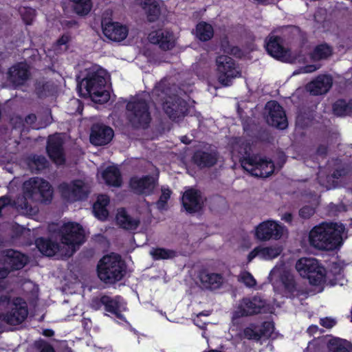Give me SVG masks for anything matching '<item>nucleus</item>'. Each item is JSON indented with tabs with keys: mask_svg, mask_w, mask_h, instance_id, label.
Wrapping results in <instances>:
<instances>
[{
	"mask_svg": "<svg viewBox=\"0 0 352 352\" xmlns=\"http://www.w3.org/2000/svg\"><path fill=\"white\" fill-rule=\"evenodd\" d=\"M342 223H322L309 230V246L323 251L339 250L343 244Z\"/></svg>",
	"mask_w": 352,
	"mask_h": 352,
	"instance_id": "obj_1",
	"label": "nucleus"
},
{
	"mask_svg": "<svg viewBox=\"0 0 352 352\" xmlns=\"http://www.w3.org/2000/svg\"><path fill=\"white\" fill-rule=\"evenodd\" d=\"M244 152L239 158L241 167L252 176L267 178L271 176L275 170L274 162L265 156L251 153V146L246 144Z\"/></svg>",
	"mask_w": 352,
	"mask_h": 352,
	"instance_id": "obj_2",
	"label": "nucleus"
},
{
	"mask_svg": "<svg viewBox=\"0 0 352 352\" xmlns=\"http://www.w3.org/2000/svg\"><path fill=\"white\" fill-rule=\"evenodd\" d=\"M98 278L104 283L114 284L126 274V264L119 254L104 256L97 265Z\"/></svg>",
	"mask_w": 352,
	"mask_h": 352,
	"instance_id": "obj_3",
	"label": "nucleus"
},
{
	"mask_svg": "<svg viewBox=\"0 0 352 352\" xmlns=\"http://www.w3.org/2000/svg\"><path fill=\"white\" fill-rule=\"evenodd\" d=\"M84 85L87 94L96 103L104 104L110 98L108 91L105 89L106 80L102 69H89L87 70L85 77L78 87Z\"/></svg>",
	"mask_w": 352,
	"mask_h": 352,
	"instance_id": "obj_4",
	"label": "nucleus"
},
{
	"mask_svg": "<svg viewBox=\"0 0 352 352\" xmlns=\"http://www.w3.org/2000/svg\"><path fill=\"white\" fill-rule=\"evenodd\" d=\"M127 120L134 129H147L152 118L150 107L146 100L142 98H133L126 105Z\"/></svg>",
	"mask_w": 352,
	"mask_h": 352,
	"instance_id": "obj_5",
	"label": "nucleus"
},
{
	"mask_svg": "<svg viewBox=\"0 0 352 352\" xmlns=\"http://www.w3.org/2000/svg\"><path fill=\"white\" fill-rule=\"evenodd\" d=\"M25 199L50 203L53 197V188L47 180L34 177L25 181L23 184Z\"/></svg>",
	"mask_w": 352,
	"mask_h": 352,
	"instance_id": "obj_6",
	"label": "nucleus"
},
{
	"mask_svg": "<svg viewBox=\"0 0 352 352\" xmlns=\"http://www.w3.org/2000/svg\"><path fill=\"white\" fill-rule=\"evenodd\" d=\"M292 102L297 108L295 130L303 135L305 133L300 131L308 128V83L296 89L292 96Z\"/></svg>",
	"mask_w": 352,
	"mask_h": 352,
	"instance_id": "obj_7",
	"label": "nucleus"
},
{
	"mask_svg": "<svg viewBox=\"0 0 352 352\" xmlns=\"http://www.w3.org/2000/svg\"><path fill=\"white\" fill-rule=\"evenodd\" d=\"M218 81L224 87L232 85V80L241 76L236 61L229 56L219 55L216 58Z\"/></svg>",
	"mask_w": 352,
	"mask_h": 352,
	"instance_id": "obj_8",
	"label": "nucleus"
},
{
	"mask_svg": "<svg viewBox=\"0 0 352 352\" xmlns=\"http://www.w3.org/2000/svg\"><path fill=\"white\" fill-rule=\"evenodd\" d=\"M270 305L261 295L256 294L251 297H244L240 301L237 309L234 312L236 318L247 317L262 313H267Z\"/></svg>",
	"mask_w": 352,
	"mask_h": 352,
	"instance_id": "obj_9",
	"label": "nucleus"
},
{
	"mask_svg": "<svg viewBox=\"0 0 352 352\" xmlns=\"http://www.w3.org/2000/svg\"><path fill=\"white\" fill-rule=\"evenodd\" d=\"M58 188L62 198L69 202L85 200L89 194L85 182L79 179H74L69 183L62 182Z\"/></svg>",
	"mask_w": 352,
	"mask_h": 352,
	"instance_id": "obj_10",
	"label": "nucleus"
},
{
	"mask_svg": "<svg viewBox=\"0 0 352 352\" xmlns=\"http://www.w3.org/2000/svg\"><path fill=\"white\" fill-rule=\"evenodd\" d=\"M61 243L75 248L85 241V235L82 226L76 222L64 223L58 232Z\"/></svg>",
	"mask_w": 352,
	"mask_h": 352,
	"instance_id": "obj_11",
	"label": "nucleus"
},
{
	"mask_svg": "<svg viewBox=\"0 0 352 352\" xmlns=\"http://www.w3.org/2000/svg\"><path fill=\"white\" fill-rule=\"evenodd\" d=\"M280 281L285 292L289 294L292 298H297L301 305L307 304L308 298V287L307 285H299L294 276L288 271H284L280 275Z\"/></svg>",
	"mask_w": 352,
	"mask_h": 352,
	"instance_id": "obj_12",
	"label": "nucleus"
},
{
	"mask_svg": "<svg viewBox=\"0 0 352 352\" xmlns=\"http://www.w3.org/2000/svg\"><path fill=\"white\" fill-rule=\"evenodd\" d=\"M285 45L275 30L271 32L265 38L264 47L267 54L278 60L284 61L289 56L290 50Z\"/></svg>",
	"mask_w": 352,
	"mask_h": 352,
	"instance_id": "obj_13",
	"label": "nucleus"
},
{
	"mask_svg": "<svg viewBox=\"0 0 352 352\" xmlns=\"http://www.w3.org/2000/svg\"><path fill=\"white\" fill-rule=\"evenodd\" d=\"M285 226L274 220H266L259 223L256 228L255 236L261 241L270 239L278 240L283 234Z\"/></svg>",
	"mask_w": 352,
	"mask_h": 352,
	"instance_id": "obj_14",
	"label": "nucleus"
},
{
	"mask_svg": "<svg viewBox=\"0 0 352 352\" xmlns=\"http://www.w3.org/2000/svg\"><path fill=\"white\" fill-rule=\"evenodd\" d=\"M206 201L200 190L190 188L185 190L182 198V204L186 211L193 214L201 211Z\"/></svg>",
	"mask_w": 352,
	"mask_h": 352,
	"instance_id": "obj_15",
	"label": "nucleus"
},
{
	"mask_svg": "<svg viewBox=\"0 0 352 352\" xmlns=\"http://www.w3.org/2000/svg\"><path fill=\"white\" fill-rule=\"evenodd\" d=\"M265 108L268 110L267 122L276 129L283 130L288 126L285 111L283 107L276 100L267 102Z\"/></svg>",
	"mask_w": 352,
	"mask_h": 352,
	"instance_id": "obj_16",
	"label": "nucleus"
},
{
	"mask_svg": "<svg viewBox=\"0 0 352 352\" xmlns=\"http://www.w3.org/2000/svg\"><path fill=\"white\" fill-rule=\"evenodd\" d=\"M31 77L30 67L25 62H19L8 69V80L14 88L23 86Z\"/></svg>",
	"mask_w": 352,
	"mask_h": 352,
	"instance_id": "obj_17",
	"label": "nucleus"
},
{
	"mask_svg": "<svg viewBox=\"0 0 352 352\" xmlns=\"http://www.w3.org/2000/svg\"><path fill=\"white\" fill-rule=\"evenodd\" d=\"M26 302L21 298H16L12 302L11 310L3 315V320L10 325L21 324L28 316Z\"/></svg>",
	"mask_w": 352,
	"mask_h": 352,
	"instance_id": "obj_18",
	"label": "nucleus"
},
{
	"mask_svg": "<svg viewBox=\"0 0 352 352\" xmlns=\"http://www.w3.org/2000/svg\"><path fill=\"white\" fill-rule=\"evenodd\" d=\"M156 180L151 175L131 177L129 179V187L133 192L139 195L149 196L154 192Z\"/></svg>",
	"mask_w": 352,
	"mask_h": 352,
	"instance_id": "obj_19",
	"label": "nucleus"
},
{
	"mask_svg": "<svg viewBox=\"0 0 352 352\" xmlns=\"http://www.w3.org/2000/svg\"><path fill=\"white\" fill-rule=\"evenodd\" d=\"M114 135L113 130L103 124H94L91 128L90 142L95 146H104L109 144Z\"/></svg>",
	"mask_w": 352,
	"mask_h": 352,
	"instance_id": "obj_20",
	"label": "nucleus"
},
{
	"mask_svg": "<svg viewBox=\"0 0 352 352\" xmlns=\"http://www.w3.org/2000/svg\"><path fill=\"white\" fill-rule=\"evenodd\" d=\"M46 152L50 159L57 165H63L66 159L63 148V142L58 137H50L46 146Z\"/></svg>",
	"mask_w": 352,
	"mask_h": 352,
	"instance_id": "obj_21",
	"label": "nucleus"
},
{
	"mask_svg": "<svg viewBox=\"0 0 352 352\" xmlns=\"http://www.w3.org/2000/svg\"><path fill=\"white\" fill-rule=\"evenodd\" d=\"M102 29L104 35L113 41L124 40L128 35V29L118 22L104 19L102 21Z\"/></svg>",
	"mask_w": 352,
	"mask_h": 352,
	"instance_id": "obj_22",
	"label": "nucleus"
},
{
	"mask_svg": "<svg viewBox=\"0 0 352 352\" xmlns=\"http://www.w3.org/2000/svg\"><path fill=\"white\" fill-rule=\"evenodd\" d=\"M104 309L105 311L113 315L116 318L125 322L126 318L122 312L128 310L126 302L120 296L112 298L106 295Z\"/></svg>",
	"mask_w": 352,
	"mask_h": 352,
	"instance_id": "obj_23",
	"label": "nucleus"
},
{
	"mask_svg": "<svg viewBox=\"0 0 352 352\" xmlns=\"http://www.w3.org/2000/svg\"><path fill=\"white\" fill-rule=\"evenodd\" d=\"M151 43L159 45L162 50L167 51L175 46L173 32L167 30H157L151 32L148 36Z\"/></svg>",
	"mask_w": 352,
	"mask_h": 352,
	"instance_id": "obj_24",
	"label": "nucleus"
},
{
	"mask_svg": "<svg viewBox=\"0 0 352 352\" xmlns=\"http://www.w3.org/2000/svg\"><path fill=\"white\" fill-rule=\"evenodd\" d=\"M333 85L330 74H320L309 82V94L319 96L327 94Z\"/></svg>",
	"mask_w": 352,
	"mask_h": 352,
	"instance_id": "obj_25",
	"label": "nucleus"
},
{
	"mask_svg": "<svg viewBox=\"0 0 352 352\" xmlns=\"http://www.w3.org/2000/svg\"><path fill=\"white\" fill-rule=\"evenodd\" d=\"M218 157V153L216 151L207 152L203 150H197L192 156V160L199 168H205L216 165Z\"/></svg>",
	"mask_w": 352,
	"mask_h": 352,
	"instance_id": "obj_26",
	"label": "nucleus"
},
{
	"mask_svg": "<svg viewBox=\"0 0 352 352\" xmlns=\"http://www.w3.org/2000/svg\"><path fill=\"white\" fill-rule=\"evenodd\" d=\"M326 270L324 267L318 265V260L309 257V285L318 286L325 281Z\"/></svg>",
	"mask_w": 352,
	"mask_h": 352,
	"instance_id": "obj_27",
	"label": "nucleus"
},
{
	"mask_svg": "<svg viewBox=\"0 0 352 352\" xmlns=\"http://www.w3.org/2000/svg\"><path fill=\"white\" fill-rule=\"evenodd\" d=\"M138 4L144 10L148 22L157 21L161 15V7L157 0H137Z\"/></svg>",
	"mask_w": 352,
	"mask_h": 352,
	"instance_id": "obj_28",
	"label": "nucleus"
},
{
	"mask_svg": "<svg viewBox=\"0 0 352 352\" xmlns=\"http://www.w3.org/2000/svg\"><path fill=\"white\" fill-rule=\"evenodd\" d=\"M35 245L41 253L47 256H54L59 252L60 248L59 243L44 237H39L36 239L35 241Z\"/></svg>",
	"mask_w": 352,
	"mask_h": 352,
	"instance_id": "obj_29",
	"label": "nucleus"
},
{
	"mask_svg": "<svg viewBox=\"0 0 352 352\" xmlns=\"http://www.w3.org/2000/svg\"><path fill=\"white\" fill-rule=\"evenodd\" d=\"M102 177L109 186L120 187L122 177L120 169L114 166H107L102 173Z\"/></svg>",
	"mask_w": 352,
	"mask_h": 352,
	"instance_id": "obj_30",
	"label": "nucleus"
},
{
	"mask_svg": "<svg viewBox=\"0 0 352 352\" xmlns=\"http://www.w3.org/2000/svg\"><path fill=\"white\" fill-rule=\"evenodd\" d=\"M6 257V263L12 270H21L28 262V258L25 254L14 250H8Z\"/></svg>",
	"mask_w": 352,
	"mask_h": 352,
	"instance_id": "obj_31",
	"label": "nucleus"
},
{
	"mask_svg": "<svg viewBox=\"0 0 352 352\" xmlns=\"http://www.w3.org/2000/svg\"><path fill=\"white\" fill-rule=\"evenodd\" d=\"M116 219L119 226L124 230H133L140 225V221L132 218L124 208L118 209Z\"/></svg>",
	"mask_w": 352,
	"mask_h": 352,
	"instance_id": "obj_32",
	"label": "nucleus"
},
{
	"mask_svg": "<svg viewBox=\"0 0 352 352\" xmlns=\"http://www.w3.org/2000/svg\"><path fill=\"white\" fill-rule=\"evenodd\" d=\"M287 44L302 37L300 28L296 25L283 26L275 30Z\"/></svg>",
	"mask_w": 352,
	"mask_h": 352,
	"instance_id": "obj_33",
	"label": "nucleus"
},
{
	"mask_svg": "<svg viewBox=\"0 0 352 352\" xmlns=\"http://www.w3.org/2000/svg\"><path fill=\"white\" fill-rule=\"evenodd\" d=\"M27 164L32 173L38 174L49 166V162L43 155L32 154L27 158Z\"/></svg>",
	"mask_w": 352,
	"mask_h": 352,
	"instance_id": "obj_34",
	"label": "nucleus"
},
{
	"mask_svg": "<svg viewBox=\"0 0 352 352\" xmlns=\"http://www.w3.org/2000/svg\"><path fill=\"white\" fill-rule=\"evenodd\" d=\"M200 280L202 284L210 289L219 288L223 283V276L217 273L201 272L199 275Z\"/></svg>",
	"mask_w": 352,
	"mask_h": 352,
	"instance_id": "obj_35",
	"label": "nucleus"
},
{
	"mask_svg": "<svg viewBox=\"0 0 352 352\" xmlns=\"http://www.w3.org/2000/svg\"><path fill=\"white\" fill-rule=\"evenodd\" d=\"M327 346L328 352H352V343L339 338L330 339Z\"/></svg>",
	"mask_w": 352,
	"mask_h": 352,
	"instance_id": "obj_36",
	"label": "nucleus"
},
{
	"mask_svg": "<svg viewBox=\"0 0 352 352\" xmlns=\"http://www.w3.org/2000/svg\"><path fill=\"white\" fill-rule=\"evenodd\" d=\"M214 36V30L212 26L205 22L201 21L196 25V36L199 40L203 42L210 41Z\"/></svg>",
	"mask_w": 352,
	"mask_h": 352,
	"instance_id": "obj_37",
	"label": "nucleus"
},
{
	"mask_svg": "<svg viewBox=\"0 0 352 352\" xmlns=\"http://www.w3.org/2000/svg\"><path fill=\"white\" fill-rule=\"evenodd\" d=\"M333 54V48L327 43L318 45L311 53H309V58L314 60L327 59Z\"/></svg>",
	"mask_w": 352,
	"mask_h": 352,
	"instance_id": "obj_38",
	"label": "nucleus"
},
{
	"mask_svg": "<svg viewBox=\"0 0 352 352\" xmlns=\"http://www.w3.org/2000/svg\"><path fill=\"white\" fill-rule=\"evenodd\" d=\"M74 12L79 16L87 15L92 8L91 0H69Z\"/></svg>",
	"mask_w": 352,
	"mask_h": 352,
	"instance_id": "obj_39",
	"label": "nucleus"
},
{
	"mask_svg": "<svg viewBox=\"0 0 352 352\" xmlns=\"http://www.w3.org/2000/svg\"><path fill=\"white\" fill-rule=\"evenodd\" d=\"M150 254L155 261L171 259L177 256V252L175 250L164 248H153Z\"/></svg>",
	"mask_w": 352,
	"mask_h": 352,
	"instance_id": "obj_40",
	"label": "nucleus"
},
{
	"mask_svg": "<svg viewBox=\"0 0 352 352\" xmlns=\"http://www.w3.org/2000/svg\"><path fill=\"white\" fill-rule=\"evenodd\" d=\"M260 257L265 260H271L278 257L282 252V248L279 246H258Z\"/></svg>",
	"mask_w": 352,
	"mask_h": 352,
	"instance_id": "obj_41",
	"label": "nucleus"
},
{
	"mask_svg": "<svg viewBox=\"0 0 352 352\" xmlns=\"http://www.w3.org/2000/svg\"><path fill=\"white\" fill-rule=\"evenodd\" d=\"M220 48L224 53L234 56H240L241 54V49L238 46L232 45L227 36L221 38Z\"/></svg>",
	"mask_w": 352,
	"mask_h": 352,
	"instance_id": "obj_42",
	"label": "nucleus"
},
{
	"mask_svg": "<svg viewBox=\"0 0 352 352\" xmlns=\"http://www.w3.org/2000/svg\"><path fill=\"white\" fill-rule=\"evenodd\" d=\"M161 192L160 198L156 202V206L158 210H163L167 208V204L171 197L172 191L168 187H162Z\"/></svg>",
	"mask_w": 352,
	"mask_h": 352,
	"instance_id": "obj_43",
	"label": "nucleus"
},
{
	"mask_svg": "<svg viewBox=\"0 0 352 352\" xmlns=\"http://www.w3.org/2000/svg\"><path fill=\"white\" fill-rule=\"evenodd\" d=\"M350 110L348 103L344 99L336 100L333 104V111L336 116H342L346 114Z\"/></svg>",
	"mask_w": 352,
	"mask_h": 352,
	"instance_id": "obj_44",
	"label": "nucleus"
},
{
	"mask_svg": "<svg viewBox=\"0 0 352 352\" xmlns=\"http://www.w3.org/2000/svg\"><path fill=\"white\" fill-rule=\"evenodd\" d=\"M175 104V99L172 102L166 101L163 104V109L165 113L173 120L179 118L178 110Z\"/></svg>",
	"mask_w": 352,
	"mask_h": 352,
	"instance_id": "obj_45",
	"label": "nucleus"
},
{
	"mask_svg": "<svg viewBox=\"0 0 352 352\" xmlns=\"http://www.w3.org/2000/svg\"><path fill=\"white\" fill-rule=\"evenodd\" d=\"M295 268L302 278L308 279V258H300L296 263Z\"/></svg>",
	"mask_w": 352,
	"mask_h": 352,
	"instance_id": "obj_46",
	"label": "nucleus"
},
{
	"mask_svg": "<svg viewBox=\"0 0 352 352\" xmlns=\"http://www.w3.org/2000/svg\"><path fill=\"white\" fill-rule=\"evenodd\" d=\"M350 172L351 168L349 165L342 164L337 166L329 177L338 180L346 177Z\"/></svg>",
	"mask_w": 352,
	"mask_h": 352,
	"instance_id": "obj_47",
	"label": "nucleus"
},
{
	"mask_svg": "<svg viewBox=\"0 0 352 352\" xmlns=\"http://www.w3.org/2000/svg\"><path fill=\"white\" fill-rule=\"evenodd\" d=\"M93 212L96 217L101 221H104L109 216V211L107 207L100 206L99 202H95L93 205Z\"/></svg>",
	"mask_w": 352,
	"mask_h": 352,
	"instance_id": "obj_48",
	"label": "nucleus"
},
{
	"mask_svg": "<svg viewBox=\"0 0 352 352\" xmlns=\"http://www.w3.org/2000/svg\"><path fill=\"white\" fill-rule=\"evenodd\" d=\"M239 280L242 282L247 287H254L256 285V280L251 273L248 271L242 272L239 277Z\"/></svg>",
	"mask_w": 352,
	"mask_h": 352,
	"instance_id": "obj_49",
	"label": "nucleus"
},
{
	"mask_svg": "<svg viewBox=\"0 0 352 352\" xmlns=\"http://www.w3.org/2000/svg\"><path fill=\"white\" fill-rule=\"evenodd\" d=\"M274 329V325L273 322L265 321L262 322L261 328L258 331L260 339L263 336H270Z\"/></svg>",
	"mask_w": 352,
	"mask_h": 352,
	"instance_id": "obj_50",
	"label": "nucleus"
},
{
	"mask_svg": "<svg viewBox=\"0 0 352 352\" xmlns=\"http://www.w3.org/2000/svg\"><path fill=\"white\" fill-rule=\"evenodd\" d=\"M255 328L256 327L253 324L245 327L243 331L244 337L248 340H259L260 336L258 334V331H255Z\"/></svg>",
	"mask_w": 352,
	"mask_h": 352,
	"instance_id": "obj_51",
	"label": "nucleus"
},
{
	"mask_svg": "<svg viewBox=\"0 0 352 352\" xmlns=\"http://www.w3.org/2000/svg\"><path fill=\"white\" fill-rule=\"evenodd\" d=\"M175 99L179 118L184 116L188 111V104L186 101L179 97H177Z\"/></svg>",
	"mask_w": 352,
	"mask_h": 352,
	"instance_id": "obj_52",
	"label": "nucleus"
},
{
	"mask_svg": "<svg viewBox=\"0 0 352 352\" xmlns=\"http://www.w3.org/2000/svg\"><path fill=\"white\" fill-rule=\"evenodd\" d=\"M106 295H102L100 296L94 297L90 302L91 307L97 311L104 307Z\"/></svg>",
	"mask_w": 352,
	"mask_h": 352,
	"instance_id": "obj_53",
	"label": "nucleus"
},
{
	"mask_svg": "<svg viewBox=\"0 0 352 352\" xmlns=\"http://www.w3.org/2000/svg\"><path fill=\"white\" fill-rule=\"evenodd\" d=\"M36 348L39 352H56L54 348L48 342L40 340L36 343Z\"/></svg>",
	"mask_w": 352,
	"mask_h": 352,
	"instance_id": "obj_54",
	"label": "nucleus"
},
{
	"mask_svg": "<svg viewBox=\"0 0 352 352\" xmlns=\"http://www.w3.org/2000/svg\"><path fill=\"white\" fill-rule=\"evenodd\" d=\"M336 324V320L331 317H325L320 319V324L326 329H331Z\"/></svg>",
	"mask_w": 352,
	"mask_h": 352,
	"instance_id": "obj_55",
	"label": "nucleus"
},
{
	"mask_svg": "<svg viewBox=\"0 0 352 352\" xmlns=\"http://www.w3.org/2000/svg\"><path fill=\"white\" fill-rule=\"evenodd\" d=\"M34 18V10L32 9L26 10L22 14V19L26 25H31Z\"/></svg>",
	"mask_w": 352,
	"mask_h": 352,
	"instance_id": "obj_56",
	"label": "nucleus"
},
{
	"mask_svg": "<svg viewBox=\"0 0 352 352\" xmlns=\"http://www.w3.org/2000/svg\"><path fill=\"white\" fill-rule=\"evenodd\" d=\"M329 151V147L326 144H320L317 147L316 154L318 157L324 159L326 158Z\"/></svg>",
	"mask_w": 352,
	"mask_h": 352,
	"instance_id": "obj_57",
	"label": "nucleus"
},
{
	"mask_svg": "<svg viewBox=\"0 0 352 352\" xmlns=\"http://www.w3.org/2000/svg\"><path fill=\"white\" fill-rule=\"evenodd\" d=\"M96 202H99L100 206L107 207V206L109 204L110 199L109 197L107 195H99Z\"/></svg>",
	"mask_w": 352,
	"mask_h": 352,
	"instance_id": "obj_58",
	"label": "nucleus"
},
{
	"mask_svg": "<svg viewBox=\"0 0 352 352\" xmlns=\"http://www.w3.org/2000/svg\"><path fill=\"white\" fill-rule=\"evenodd\" d=\"M71 40V36L69 34H64L56 41V45L58 46H62L67 45Z\"/></svg>",
	"mask_w": 352,
	"mask_h": 352,
	"instance_id": "obj_59",
	"label": "nucleus"
},
{
	"mask_svg": "<svg viewBox=\"0 0 352 352\" xmlns=\"http://www.w3.org/2000/svg\"><path fill=\"white\" fill-rule=\"evenodd\" d=\"M10 199L8 197L3 196L0 197V217L2 215V209L6 206L10 205Z\"/></svg>",
	"mask_w": 352,
	"mask_h": 352,
	"instance_id": "obj_60",
	"label": "nucleus"
},
{
	"mask_svg": "<svg viewBox=\"0 0 352 352\" xmlns=\"http://www.w3.org/2000/svg\"><path fill=\"white\" fill-rule=\"evenodd\" d=\"M256 256L260 257L258 246L254 248L248 255L249 262L252 261Z\"/></svg>",
	"mask_w": 352,
	"mask_h": 352,
	"instance_id": "obj_61",
	"label": "nucleus"
},
{
	"mask_svg": "<svg viewBox=\"0 0 352 352\" xmlns=\"http://www.w3.org/2000/svg\"><path fill=\"white\" fill-rule=\"evenodd\" d=\"M299 216L302 219H308V206H304L299 210Z\"/></svg>",
	"mask_w": 352,
	"mask_h": 352,
	"instance_id": "obj_62",
	"label": "nucleus"
},
{
	"mask_svg": "<svg viewBox=\"0 0 352 352\" xmlns=\"http://www.w3.org/2000/svg\"><path fill=\"white\" fill-rule=\"evenodd\" d=\"M282 220L285 221L288 223H291L293 220V215L291 212H285L283 214L281 218Z\"/></svg>",
	"mask_w": 352,
	"mask_h": 352,
	"instance_id": "obj_63",
	"label": "nucleus"
},
{
	"mask_svg": "<svg viewBox=\"0 0 352 352\" xmlns=\"http://www.w3.org/2000/svg\"><path fill=\"white\" fill-rule=\"evenodd\" d=\"M42 334L45 337H52L54 335V331L51 329H43Z\"/></svg>",
	"mask_w": 352,
	"mask_h": 352,
	"instance_id": "obj_64",
	"label": "nucleus"
}]
</instances>
